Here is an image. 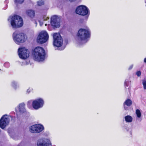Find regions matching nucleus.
Returning a JSON list of instances; mask_svg holds the SVG:
<instances>
[{
  "label": "nucleus",
  "instance_id": "obj_1",
  "mask_svg": "<svg viewBox=\"0 0 146 146\" xmlns=\"http://www.w3.org/2000/svg\"><path fill=\"white\" fill-rule=\"evenodd\" d=\"M91 34V31L89 29H80L76 38L77 44L80 46L87 43L90 37Z\"/></svg>",
  "mask_w": 146,
  "mask_h": 146
},
{
  "label": "nucleus",
  "instance_id": "obj_2",
  "mask_svg": "<svg viewBox=\"0 0 146 146\" xmlns=\"http://www.w3.org/2000/svg\"><path fill=\"white\" fill-rule=\"evenodd\" d=\"M33 56L35 61L38 62H42L44 60L45 58V50L41 47H37L34 50Z\"/></svg>",
  "mask_w": 146,
  "mask_h": 146
},
{
  "label": "nucleus",
  "instance_id": "obj_3",
  "mask_svg": "<svg viewBox=\"0 0 146 146\" xmlns=\"http://www.w3.org/2000/svg\"><path fill=\"white\" fill-rule=\"evenodd\" d=\"M76 13L82 16H85V19L87 20L90 15V11L86 6L81 5L77 6L75 10Z\"/></svg>",
  "mask_w": 146,
  "mask_h": 146
},
{
  "label": "nucleus",
  "instance_id": "obj_4",
  "mask_svg": "<svg viewBox=\"0 0 146 146\" xmlns=\"http://www.w3.org/2000/svg\"><path fill=\"white\" fill-rule=\"evenodd\" d=\"M11 18V24L13 28L21 27L23 25V19L20 16L15 15Z\"/></svg>",
  "mask_w": 146,
  "mask_h": 146
},
{
  "label": "nucleus",
  "instance_id": "obj_5",
  "mask_svg": "<svg viewBox=\"0 0 146 146\" xmlns=\"http://www.w3.org/2000/svg\"><path fill=\"white\" fill-rule=\"evenodd\" d=\"M13 37L14 41L18 44L25 42L27 39L25 34L23 33H18L17 31H15L13 33Z\"/></svg>",
  "mask_w": 146,
  "mask_h": 146
},
{
  "label": "nucleus",
  "instance_id": "obj_6",
  "mask_svg": "<svg viewBox=\"0 0 146 146\" xmlns=\"http://www.w3.org/2000/svg\"><path fill=\"white\" fill-rule=\"evenodd\" d=\"M44 129V126L40 124L33 125L29 127V131L32 133H38Z\"/></svg>",
  "mask_w": 146,
  "mask_h": 146
},
{
  "label": "nucleus",
  "instance_id": "obj_7",
  "mask_svg": "<svg viewBox=\"0 0 146 146\" xmlns=\"http://www.w3.org/2000/svg\"><path fill=\"white\" fill-rule=\"evenodd\" d=\"M53 45L57 47H60L62 44V38L59 34L55 33L53 34Z\"/></svg>",
  "mask_w": 146,
  "mask_h": 146
},
{
  "label": "nucleus",
  "instance_id": "obj_8",
  "mask_svg": "<svg viewBox=\"0 0 146 146\" xmlns=\"http://www.w3.org/2000/svg\"><path fill=\"white\" fill-rule=\"evenodd\" d=\"M48 38L49 36L47 32L45 31H42L39 34L37 42L38 43L43 44L47 41Z\"/></svg>",
  "mask_w": 146,
  "mask_h": 146
},
{
  "label": "nucleus",
  "instance_id": "obj_9",
  "mask_svg": "<svg viewBox=\"0 0 146 146\" xmlns=\"http://www.w3.org/2000/svg\"><path fill=\"white\" fill-rule=\"evenodd\" d=\"M44 104V101L41 98H39L34 100L32 103L33 108L35 110H38L42 108Z\"/></svg>",
  "mask_w": 146,
  "mask_h": 146
},
{
  "label": "nucleus",
  "instance_id": "obj_10",
  "mask_svg": "<svg viewBox=\"0 0 146 146\" xmlns=\"http://www.w3.org/2000/svg\"><path fill=\"white\" fill-rule=\"evenodd\" d=\"M18 53L19 58L22 59H25L29 56V51L24 47L19 48Z\"/></svg>",
  "mask_w": 146,
  "mask_h": 146
},
{
  "label": "nucleus",
  "instance_id": "obj_11",
  "mask_svg": "<svg viewBox=\"0 0 146 146\" xmlns=\"http://www.w3.org/2000/svg\"><path fill=\"white\" fill-rule=\"evenodd\" d=\"M37 146H52L50 140L48 138H41L38 139L37 142Z\"/></svg>",
  "mask_w": 146,
  "mask_h": 146
},
{
  "label": "nucleus",
  "instance_id": "obj_12",
  "mask_svg": "<svg viewBox=\"0 0 146 146\" xmlns=\"http://www.w3.org/2000/svg\"><path fill=\"white\" fill-rule=\"evenodd\" d=\"M51 24L54 28H58L60 26V19L58 16L54 15L51 18Z\"/></svg>",
  "mask_w": 146,
  "mask_h": 146
},
{
  "label": "nucleus",
  "instance_id": "obj_13",
  "mask_svg": "<svg viewBox=\"0 0 146 146\" xmlns=\"http://www.w3.org/2000/svg\"><path fill=\"white\" fill-rule=\"evenodd\" d=\"M9 118L7 115H3L0 119V127L2 129H4L9 124Z\"/></svg>",
  "mask_w": 146,
  "mask_h": 146
},
{
  "label": "nucleus",
  "instance_id": "obj_14",
  "mask_svg": "<svg viewBox=\"0 0 146 146\" xmlns=\"http://www.w3.org/2000/svg\"><path fill=\"white\" fill-rule=\"evenodd\" d=\"M25 105L23 103L19 104V105L15 108V111L17 113L19 111L21 113H23L26 111L25 108Z\"/></svg>",
  "mask_w": 146,
  "mask_h": 146
},
{
  "label": "nucleus",
  "instance_id": "obj_15",
  "mask_svg": "<svg viewBox=\"0 0 146 146\" xmlns=\"http://www.w3.org/2000/svg\"><path fill=\"white\" fill-rule=\"evenodd\" d=\"M132 104V102L130 99L128 98L123 103V105L124 109L127 110H129L128 107L130 106Z\"/></svg>",
  "mask_w": 146,
  "mask_h": 146
},
{
  "label": "nucleus",
  "instance_id": "obj_16",
  "mask_svg": "<svg viewBox=\"0 0 146 146\" xmlns=\"http://www.w3.org/2000/svg\"><path fill=\"white\" fill-rule=\"evenodd\" d=\"M26 12L28 15L31 18H33L35 16V13L34 11L28 10Z\"/></svg>",
  "mask_w": 146,
  "mask_h": 146
},
{
  "label": "nucleus",
  "instance_id": "obj_17",
  "mask_svg": "<svg viewBox=\"0 0 146 146\" xmlns=\"http://www.w3.org/2000/svg\"><path fill=\"white\" fill-rule=\"evenodd\" d=\"M124 118L126 122L130 123L133 120L132 117L129 115H127L125 116Z\"/></svg>",
  "mask_w": 146,
  "mask_h": 146
},
{
  "label": "nucleus",
  "instance_id": "obj_18",
  "mask_svg": "<svg viewBox=\"0 0 146 146\" xmlns=\"http://www.w3.org/2000/svg\"><path fill=\"white\" fill-rule=\"evenodd\" d=\"M126 130V131L129 134V136L131 137L132 135V132L131 129H130L127 126H125L123 127Z\"/></svg>",
  "mask_w": 146,
  "mask_h": 146
},
{
  "label": "nucleus",
  "instance_id": "obj_19",
  "mask_svg": "<svg viewBox=\"0 0 146 146\" xmlns=\"http://www.w3.org/2000/svg\"><path fill=\"white\" fill-rule=\"evenodd\" d=\"M24 0H14L15 4L17 5L19 4H22L24 1Z\"/></svg>",
  "mask_w": 146,
  "mask_h": 146
},
{
  "label": "nucleus",
  "instance_id": "obj_20",
  "mask_svg": "<svg viewBox=\"0 0 146 146\" xmlns=\"http://www.w3.org/2000/svg\"><path fill=\"white\" fill-rule=\"evenodd\" d=\"M135 113L137 117L138 118H140L141 116V113L139 109H137L135 111Z\"/></svg>",
  "mask_w": 146,
  "mask_h": 146
},
{
  "label": "nucleus",
  "instance_id": "obj_21",
  "mask_svg": "<svg viewBox=\"0 0 146 146\" xmlns=\"http://www.w3.org/2000/svg\"><path fill=\"white\" fill-rule=\"evenodd\" d=\"M17 82L15 81H13L11 82L12 86L15 89L17 88Z\"/></svg>",
  "mask_w": 146,
  "mask_h": 146
},
{
  "label": "nucleus",
  "instance_id": "obj_22",
  "mask_svg": "<svg viewBox=\"0 0 146 146\" xmlns=\"http://www.w3.org/2000/svg\"><path fill=\"white\" fill-rule=\"evenodd\" d=\"M131 81H129L127 79L124 82V85L125 86L128 87L130 84Z\"/></svg>",
  "mask_w": 146,
  "mask_h": 146
},
{
  "label": "nucleus",
  "instance_id": "obj_23",
  "mask_svg": "<svg viewBox=\"0 0 146 146\" xmlns=\"http://www.w3.org/2000/svg\"><path fill=\"white\" fill-rule=\"evenodd\" d=\"M4 66L5 68H8L10 66V64L8 62H6L4 63Z\"/></svg>",
  "mask_w": 146,
  "mask_h": 146
},
{
  "label": "nucleus",
  "instance_id": "obj_24",
  "mask_svg": "<svg viewBox=\"0 0 146 146\" xmlns=\"http://www.w3.org/2000/svg\"><path fill=\"white\" fill-rule=\"evenodd\" d=\"M142 84L144 90L146 89V80H143L142 81Z\"/></svg>",
  "mask_w": 146,
  "mask_h": 146
},
{
  "label": "nucleus",
  "instance_id": "obj_25",
  "mask_svg": "<svg viewBox=\"0 0 146 146\" xmlns=\"http://www.w3.org/2000/svg\"><path fill=\"white\" fill-rule=\"evenodd\" d=\"M44 1L42 0H41L37 2V4L38 6H40L44 4Z\"/></svg>",
  "mask_w": 146,
  "mask_h": 146
},
{
  "label": "nucleus",
  "instance_id": "obj_26",
  "mask_svg": "<svg viewBox=\"0 0 146 146\" xmlns=\"http://www.w3.org/2000/svg\"><path fill=\"white\" fill-rule=\"evenodd\" d=\"M136 74L138 77L140 76L141 75V72L140 71H137L136 73Z\"/></svg>",
  "mask_w": 146,
  "mask_h": 146
},
{
  "label": "nucleus",
  "instance_id": "obj_27",
  "mask_svg": "<svg viewBox=\"0 0 146 146\" xmlns=\"http://www.w3.org/2000/svg\"><path fill=\"white\" fill-rule=\"evenodd\" d=\"M8 133L9 135L13 139H15V138L14 137V135H12V133H11L10 132V131L8 130Z\"/></svg>",
  "mask_w": 146,
  "mask_h": 146
},
{
  "label": "nucleus",
  "instance_id": "obj_28",
  "mask_svg": "<svg viewBox=\"0 0 146 146\" xmlns=\"http://www.w3.org/2000/svg\"><path fill=\"white\" fill-rule=\"evenodd\" d=\"M32 89L29 88L27 90V93L28 94L30 93V92H31L32 91Z\"/></svg>",
  "mask_w": 146,
  "mask_h": 146
},
{
  "label": "nucleus",
  "instance_id": "obj_29",
  "mask_svg": "<svg viewBox=\"0 0 146 146\" xmlns=\"http://www.w3.org/2000/svg\"><path fill=\"white\" fill-rule=\"evenodd\" d=\"M27 106L29 108L30 106H31V101H29L27 103Z\"/></svg>",
  "mask_w": 146,
  "mask_h": 146
},
{
  "label": "nucleus",
  "instance_id": "obj_30",
  "mask_svg": "<svg viewBox=\"0 0 146 146\" xmlns=\"http://www.w3.org/2000/svg\"><path fill=\"white\" fill-rule=\"evenodd\" d=\"M133 64L131 65L129 67V68H128V70H131L133 68Z\"/></svg>",
  "mask_w": 146,
  "mask_h": 146
},
{
  "label": "nucleus",
  "instance_id": "obj_31",
  "mask_svg": "<svg viewBox=\"0 0 146 146\" xmlns=\"http://www.w3.org/2000/svg\"><path fill=\"white\" fill-rule=\"evenodd\" d=\"M65 46L62 47L61 48H60L58 49L60 50H63L65 48Z\"/></svg>",
  "mask_w": 146,
  "mask_h": 146
},
{
  "label": "nucleus",
  "instance_id": "obj_32",
  "mask_svg": "<svg viewBox=\"0 0 146 146\" xmlns=\"http://www.w3.org/2000/svg\"><path fill=\"white\" fill-rule=\"evenodd\" d=\"M7 5L6 4L5 6V7L3 8V9L4 10L6 9L7 7Z\"/></svg>",
  "mask_w": 146,
  "mask_h": 146
},
{
  "label": "nucleus",
  "instance_id": "obj_33",
  "mask_svg": "<svg viewBox=\"0 0 146 146\" xmlns=\"http://www.w3.org/2000/svg\"><path fill=\"white\" fill-rule=\"evenodd\" d=\"M38 22H39V23H40V26H42L43 25V23L42 22H41L40 20L38 21Z\"/></svg>",
  "mask_w": 146,
  "mask_h": 146
},
{
  "label": "nucleus",
  "instance_id": "obj_34",
  "mask_svg": "<svg viewBox=\"0 0 146 146\" xmlns=\"http://www.w3.org/2000/svg\"><path fill=\"white\" fill-rule=\"evenodd\" d=\"M23 144V143L21 142L19 144L18 146H21Z\"/></svg>",
  "mask_w": 146,
  "mask_h": 146
},
{
  "label": "nucleus",
  "instance_id": "obj_35",
  "mask_svg": "<svg viewBox=\"0 0 146 146\" xmlns=\"http://www.w3.org/2000/svg\"><path fill=\"white\" fill-rule=\"evenodd\" d=\"M70 2H73L75 1L76 0H69Z\"/></svg>",
  "mask_w": 146,
  "mask_h": 146
},
{
  "label": "nucleus",
  "instance_id": "obj_36",
  "mask_svg": "<svg viewBox=\"0 0 146 146\" xmlns=\"http://www.w3.org/2000/svg\"><path fill=\"white\" fill-rule=\"evenodd\" d=\"M144 62H145V63H146V58H145L144 59Z\"/></svg>",
  "mask_w": 146,
  "mask_h": 146
},
{
  "label": "nucleus",
  "instance_id": "obj_37",
  "mask_svg": "<svg viewBox=\"0 0 146 146\" xmlns=\"http://www.w3.org/2000/svg\"><path fill=\"white\" fill-rule=\"evenodd\" d=\"M5 2L6 3H8V1L7 0H6L5 1Z\"/></svg>",
  "mask_w": 146,
  "mask_h": 146
},
{
  "label": "nucleus",
  "instance_id": "obj_38",
  "mask_svg": "<svg viewBox=\"0 0 146 146\" xmlns=\"http://www.w3.org/2000/svg\"><path fill=\"white\" fill-rule=\"evenodd\" d=\"M8 21H9V19H8Z\"/></svg>",
  "mask_w": 146,
  "mask_h": 146
},
{
  "label": "nucleus",
  "instance_id": "obj_39",
  "mask_svg": "<svg viewBox=\"0 0 146 146\" xmlns=\"http://www.w3.org/2000/svg\"><path fill=\"white\" fill-rule=\"evenodd\" d=\"M10 117H11V118H12V116H10Z\"/></svg>",
  "mask_w": 146,
  "mask_h": 146
},
{
  "label": "nucleus",
  "instance_id": "obj_40",
  "mask_svg": "<svg viewBox=\"0 0 146 146\" xmlns=\"http://www.w3.org/2000/svg\"><path fill=\"white\" fill-rule=\"evenodd\" d=\"M17 117L18 118L17 115Z\"/></svg>",
  "mask_w": 146,
  "mask_h": 146
},
{
  "label": "nucleus",
  "instance_id": "obj_41",
  "mask_svg": "<svg viewBox=\"0 0 146 146\" xmlns=\"http://www.w3.org/2000/svg\"><path fill=\"white\" fill-rule=\"evenodd\" d=\"M1 70L0 69V71Z\"/></svg>",
  "mask_w": 146,
  "mask_h": 146
}]
</instances>
